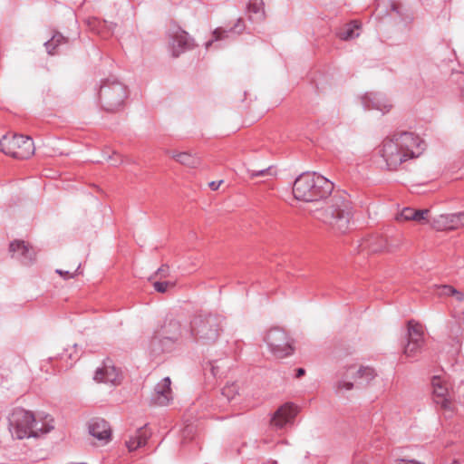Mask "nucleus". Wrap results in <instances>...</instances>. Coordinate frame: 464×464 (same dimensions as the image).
I'll return each mask as SVG.
<instances>
[{"instance_id":"obj_1","label":"nucleus","mask_w":464,"mask_h":464,"mask_svg":"<svg viewBox=\"0 0 464 464\" xmlns=\"http://www.w3.org/2000/svg\"><path fill=\"white\" fill-rule=\"evenodd\" d=\"M425 150L424 140L411 131H396L386 137L378 153L387 170L395 171L408 160L419 158Z\"/></svg>"},{"instance_id":"obj_2","label":"nucleus","mask_w":464,"mask_h":464,"mask_svg":"<svg viewBox=\"0 0 464 464\" xmlns=\"http://www.w3.org/2000/svg\"><path fill=\"white\" fill-rule=\"evenodd\" d=\"M316 219L329 226L335 233H346L352 224V202L345 193H335L324 206L314 213Z\"/></svg>"},{"instance_id":"obj_3","label":"nucleus","mask_w":464,"mask_h":464,"mask_svg":"<svg viewBox=\"0 0 464 464\" xmlns=\"http://www.w3.org/2000/svg\"><path fill=\"white\" fill-rule=\"evenodd\" d=\"M8 430L13 439L38 438L53 430V420L46 415L44 421L37 420L31 411L17 407L7 417Z\"/></svg>"},{"instance_id":"obj_4","label":"nucleus","mask_w":464,"mask_h":464,"mask_svg":"<svg viewBox=\"0 0 464 464\" xmlns=\"http://www.w3.org/2000/svg\"><path fill=\"white\" fill-rule=\"evenodd\" d=\"M334 189V183L316 172H303L295 180L293 194L297 200L305 202L320 201L328 198Z\"/></svg>"},{"instance_id":"obj_5","label":"nucleus","mask_w":464,"mask_h":464,"mask_svg":"<svg viewBox=\"0 0 464 464\" xmlns=\"http://www.w3.org/2000/svg\"><path fill=\"white\" fill-rule=\"evenodd\" d=\"M129 92L127 86L115 78L102 81L98 91V103L107 112L123 110Z\"/></svg>"},{"instance_id":"obj_6","label":"nucleus","mask_w":464,"mask_h":464,"mask_svg":"<svg viewBox=\"0 0 464 464\" xmlns=\"http://www.w3.org/2000/svg\"><path fill=\"white\" fill-rule=\"evenodd\" d=\"M224 317L219 314H198L190 325V334L197 343H214L223 331Z\"/></svg>"},{"instance_id":"obj_7","label":"nucleus","mask_w":464,"mask_h":464,"mask_svg":"<svg viewBox=\"0 0 464 464\" xmlns=\"http://www.w3.org/2000/svg\"><path fill=\"white\" fill-rule=\"evenodd\" d=\"M0 150L14 159L25 160L34 155L35 148L31 137L14 134L3 136L0 140Z\"/></svg>"},{"instance_id":"obj_8","label":"nucleus","mask_w":464,"mask_h":464,"mask_svg":"<svg viewBox=\"0 0 464 464\" xmlns=\"http://www.w3.org/2000/svg\"><path fill=\"white\" fill-rule=\"evenodd\" d=\"M264 341L266 343L270 353L277 358H285L293 353V347L290 338L285 330L279 327L269 329Z\"/></svg>"},{"instance_id":"obj_9","label":"nucleus","mask_w":464,"mask_h":464,"mask_svg":"<svg viewBox=\"0 0 464 464\" xmlns=\"http://www.w3.org/2000/svg\"><path fill=\"white\" fill-rule=\"evenodd\" d=\"M376 377V372L369 366H361L355 370L353 366H349L342 379L337 382L338 390L350 391L354 385L363 386L368 384Z\"/></svg>"},{"instance_id":"obj_10","label":"nucleus","mask_w":464,"mask_h":464,"mask_svg":"<svg viewBox=\"0 0 464 464\" xmlns=\"http://www.w3.org/2000/svg\"><path fill=\"white\" fill-rule=\"evenodd\" d=\"M181 334V325L179 321L170 319L162 326L160 335L154 336L150 341V348L154 353L164 352L167 343H173Z\"/></svg>"},{"instance_id":"obj_11","label":"nucleus","mask_w":464,"mask_h":464,"mask_svg":"<svg viewBox=\"0 0 464 464\" xmlns=\"http://www.w3.org/2000/svg\"><path fill=\"white\" fill-rule=\"evenodd\" d=\"M298 412L297 406L293 402H286L281 405L272 415L270 427L278 431L286 429L294 423V420Z\"/></svg>"},{"instance_id":"obj_12","label":"nucleus","mask_w":464,"mask_h":464,"mask_svg":"<svg viewBox=\"0 0 464 464\" xmlns=\"http://www.w3.org/2000/svg\"><path fill=\"white\" fill-rule=\"evenodd\" d=\"M193 47L194 40L181 28H175L169 33V49L173 57H179Z\"/></svg>"},{"instance_id":"obj_13","label":"nucleus","mask_w":464,"mask_h":464,"mask_svg":"<svg viewBox=\"0 0 464 464\" xmlns=\"http://www.w3.org/2000/svg\"><path fill=\"white\" fill-rule=\"evenodd\" d=\"M93 380L97 382H103L113 386L121 383V373L115 367L113 362L107 358L102 364L95 371Z\"/></svg>"},{"instance_id":"obj_14","label":"nucleus","mask_w":464,"mask_h":464,"mask_svg":"<svg viewBox=\"0 0 464 464\" xmlns=\"http://www.w3.org/2000/svg\"><path fill=\"white\" fill-rule=\"evenodd\" d=\"M436 230H452L464 227V211L439 215L432 219Z\"/></svg>"},{"instance_id":"obj_15","label":"nucleus","mask_w":464,"mask_h":464,"mask_svg":"<svg viewBox=\"0 0 464 464\" xmlns=\"http://www.w3.org/2000/svg\"><path fill=\"white\" fill-rule=\"evenodd\" d=\"M244 22L242 19H238L234 27H231L229 30H225L223 28H217L212 33V38L206 42L205 46L206 49H209L214 45L215 48H220L223 46V42L227 43L232 38V35L236 34H239L243 31Z\"/></svg>"},{"instance_id":"obj_16","label":"nucleus","mask_w":464,"mask_h":464,"mask_svg":"<svg viewBox=\"0 0 464 464\" xmlns=\"http://www.w3.org/2000/svg\"><path fill=\"white\" fill-rule=\"evenodd\" d=\"M423 343V333L420 326L411 321L408 323V343L404 347V354L407 357L415 356Z\"/></svg>"},{"instance_id":"obj_17","label":"nucleus","mask_w":464,"mask_h":464,"mask_svg":"<svg viewBox=\"0 0 464 464\" xmlns=\"http://www.w3.org/2000/svg\"><path fill=\"white\" fill-rule=\"evenodd\" d=\"M362 104L364 110H376L386 113L392 108V104L384 94L381 92H367L362 97Z\"/></svg>"},{"instance_id":"obj_18","label":"nucleus","mask_w":464,"mask_h":464,"mask_svg":"<svg viewBox=\"0 0 464 464\" xmlns=\"http://www.w3.org/2000/svg\"><path fill=\"white\" fill-rule=\"evenodd\" d=\"M433 401L442 409H450L449 388L440 376H433L431 380Z\"/></svg>"},{"instance_id":"obj_19","label":"nucleus","mask_w":464,"mask_h":464,"mask_svg":"<svg viewBox=\"0 0 464 464\" xmlns=\"http://www.w3.org/2000/svg\"><path fill=\"white\" fill-rule=\"evenodd\" d=\"M9 252L12 256L24 265H31L34 260V251L24 241L14 240L9 245Z\"/></svg>"},{"instance_id":"obj_20","label":"nucleus","mask_w":464,"mask_h":464,"mask_svg":"<svg viewBox=\"0 0 464 464\" xmlns=\"http://www.w3.org/2000/svg\"><path fill=\"white\" fill-rule=\"evenodd\" d=\"M89 433L97 440L107 443L111 440V430L109 423L102 418H92L88 423Z\"/></svg>"},{"instance_id":"obj_21","label":"nucleus","mask_w":464,"mask_h":464,"mask_svg":"<svg viewBox=\"0 0 464 464\" xmlns=\"http://www.w3.org/2000/svg\"><path fill=\"white\" fill-rule=\"evenodd\" d=\"M230 368V361L227 358L208 362L203 370L205 373H210L214 378H223Z\"/></svg>"},{"instance_id":"obj_22","label":"nucleus","mask_w":464,"mask_h":464,"mask_svg":"<svg viewBox=\"0 0 464 464\" xmlns=\"http://www.w3.org/2000/svg\"><path fill=\"white\" fill-rule=\"evenodd\" d=\"M361 29L362 23L358 20H353L340 27L336 32V35L343 41H351L359 37Z\"/></svg>"},{"instance_id":"obj_23","label":"nucleus","mask_w":464,"mask_h":464,"mask_svg":"<svg viewBox=\"0 0 464 464\" xmlns=\"http://www.w3.org/2000/svg\"><path fill=\"white\" fill-rule=\"evenodd\" d=\"M361 251L368 250L371 253H376L386 248V241L381 237L372 236L368 238H363L358 245Z\"/></svg>"},{"instance_id":"obj_24","label":"nucleus","mask_w":464,"mask_h":464,"mask_svg":"<svg viewBox=\"0 0 464 464\" xmlns=\"http://www.w3.org/2000/svg\"><path fill=\"white\" fill-rule=\"evenodd\" d=\"M247 14L252 22L263 21L266 16L264 0H249Z\"/></svg>"},{"instance_id":"obj_25","label":"nucleus","mask_w":464,"mask_h":464,"mask_svg":"<svg viewBox=\"0 0 464 464\" xmlns=\"http://www.w3.org/2000/svg\"><path fill=\"white\" fill-rule=\"evenodd\" d=\"M148 440L149 435L147 434L145 428L141 427L138 429L135 434L126 441V446L130 451H133L138 448L145 446Z\"/></svg>"},{"instance_id":"obj_26","label":"nucleus","mask_w":464,"mask_h":464,"mask_svg":"<svg viewBox=\"0 0 464 464\" xmlns=\"http://www.w3.org/2000/svg\"><path fill=\"white\" fill-rule=\"evenodd\" d=\"M173 158L179 163L189 168H197L200 164V159L189 152H180L173 155Z\"/></svg>"},{"instance_id":"obj_27","label":"nucleus","mask_w":464,"mask_h":464,"mask_svg":"<svg viewBox=\"0 0 464 464\" xmlns=\"http://www.w3.org/2000/svg\"><path fill=\"white\" fill-rule=\"evenodd\" d=\"M68 39L65 38L62 34L55 33L53 37L44 43V46L49 54H54L56 48H58L61 44H66Z\"/></svg>"},{"instance_id":"obj_28","label":"nucleus","mask_w":464,"mask_h":464,"mask_svg":"<svg viewBox=\"0 0 464 464\" xmlns=\"http://www.w3.org/2000/svg\"><path fill=\"white\" fill-rule=\"evenodd\" d=\"M171 400V392H154L151 396V403L157 406H167Z\"/></svg>"},{"instance_id":"obj_29","label":"nucleus","mask_w":464,"mask_h":464,"mask_svg":"<svg viewBox=\"0 0 464 464\" xmlns=\"http://www.w3.org/2000/svg\"><path fill=\"white\" fill-rule=\"evenodd\" d=\"M239 387L237 382L227 383L221 391V395L228 401L235 399L238 394Z\"/></svg>"},{"instance_id":"obj_30","label":"nucleus","mask_w":464,"mask_h":464,"mask_svg":"<svg viewBox=\"0 0 464 464\" xmlns=\"http://www.w3.org/2000/svg\"><path fill=\"white\" fill-rule=\"evenodd\" d=\"M169 377L163 378L154 388V392H171Z\"/></svg>"},{"instance_id":"obj_31","label":"nucleus","mask_w":464,"mask_h":464,"mask_svg":"<svg viewBox=\"0 0 464 464\" xmlns=\"http://www.w3.org/2000/svg\"><path fill=\"white\" fill-rule=\"evenodd\" d=\"M429 213L428 209H415L411 220L421 223L427 219Z\"/></svg>"},{"instance_id":"obj_32","label":"nucleus","mask_w":464,"mask_h":464,"mask_svg":"<svg viewBox=\"0 0 464 464\" xmlns=\"http://www.w3.org/2000/svg\"><path fill=\"white\" fill-rule=\"evenodd\" d=\"M81 268V265L75 269L73 273L69 272L68 270L56 269L55 273L61 276L63 279L74 278L77 275H79Z\"/></svg>"},{"instance_id":"obj_33","label":"nucleus","mask_w":464,"mask_h":464,"mask_svg":"<svg viewBox=\"0 0 464 464\" xmlns=\"http://www.w3.org/2000/svg\"><path fill=\"white\" fill-rule=\"evenodd\" d=\"M414 208H404L401 214L397 217V219H400V220H411L412 219V216H413V213H414Z\"/></svg>"},{"instance_id":"obj_34","label":"nucleus","mask_w":464,"mask_h":464,"mask_svg":"<svg viewBox=\"0 0 464 464\" xmlns=\"http://www.w3.org/2000/svg\"><path fill=\"white\" fill-rule=\"evenodd\" d=\"M169 285V283L167 281H163V282L157 281V282H154V284H153L154 289L160 293H165L168 290Z\"/></svg>"},{"instance_id":"obj_35","label":"nucleus","mask_w":464,"mask_h":464,"mask_svg":"<svg viewBox=\"0 0 464 464\" xmlns=\"http://www.w3.org/2000/svg\"><path fill=\"white\" fill-rule=\"evenodd\" d=\"M270 171V167L268 168H266V169H259V170H248V173L250 175L251 178H256V177H262V176H265L266 175L268 172Z\"/></svg>"},{"instance_id":"obj_36","label":"nucleus","mask_w":464,"mask_h":464,"mask_svg":"<svg viewBox=\"0 0 464 464\" xmlns=\"http://www.w3.org/2000/svg\"><path fill=\"white\" fill-rule=\"evenodd\" d=\"M455 293H457V290L450 285H442L440 286V295H453Z\"/></svg>"},{"instance_id":"obj_37","label":"nucleus","mask_w":464,"mask_h":464,"mask_svg":"<svg viewBox=\"0 0 464 464\" xmlns=\"http://www.w3.org/2000/svg\"><path fill=\"white\" fill-rule=\"evenodd\" d=\"M107 160H111V165L113 166H118L119 164L122 163L121 156L117 155L116 153H114L113 156L109 155Z\"/></svg>"},{"instance_id":"obj_38","label":"nucleus","mask_w":464,"mask_h":464,"mask_svg":"<svg viewBox=\"0 0 464 464\" xmlns=\"http://www.w3.org/2000/svg\"><path fill=\"white\" fill-rule=\"evenodd\" d=\"M459 76L461 78L460 86H459V96L461 102L464 103V72H460Z\"/></svg>"},{"instance_id":"obj_39","label":"nucleus","mask_w":464,"mask_h":464,"mask_svg":"<svg viewBox=\"0 0 464 464\" xmlns=\"http://www.w3.org/2000/svg\"><path fill=\"white\" fill-rule=\"evenodd\" d=\"M223 182V180H219V181H211L208 186L209 188L212 189V190H217L219 186L221 185V183Z\"/></svg>"},{"instance_id":"obj_40","label":"nucleus","mask_w":464,"mask_h":464,"mask_svg":"<svg viewBox=\"0 0 464 464\" xmlns=\"http://www.w3.org/2000/svg\"><path fill=\"white\" fill-rule=\"evenodd\" d=\"M104 25L106 27H108V29L110 30L111 33H113L117 26V24L115 23H112V22L108 23L106 21H104Z\"/></svg>"},{"instance_id":"obj_41","label":"nucleus","mask_w":464,"mask_h":464,"mask_svg":"<svg viewBox=\"0 0 464 464\" xmlns=\"http://www.w3.org/2000/svg\"><path fill=\"white\" fill-rule=\"evenodd\" d=\"M305 371L304 368H298L296 369V378H300L301 376H303L304 374Z\"/></svg>"},{"instance_id":"obj_42","label":"nucleus","mask_w":464,"mask_h":464,"mask_svg":"<svg viewBox=\"0 0 464 464\" xmlns=\"http://www.w3.org/2000/svg\"><path fill=\"white\" fill-rule=\"evenodd\" d=\"M453 295L456 296L458 301H462L464 299V294L461 292L457 291Z\"/></svg>"},{"instance_id":"obj_43","label":"nucleus","mask_w":464,"mask_h":464,"mask_svg":"<svg viewBox=\"0 0 464 464\" xmlns=\"http://www.w3.org/2000/svg\"><path fill=\"white\" fill-rule=\"evenodd\" d=\"M392 10L395 12L397 14L401 15L400 8L396 5H392Z\"/></svg>"},{"instance_id":"obj_44","label":"nucleus","mask_w":464,"mask_h":464,"mask_svg":"<svg viewBox=\"0 0 464 464\" xmlns=\"http://www.w3.org/2000/svg\"><path fill=\"white\" fill-rule=\"evenodd\" d=\"M69 358H70V359H74V360H76L78 357H74L72 353H70V354H69Z\"/></svg>"},{"instance_id":"obj_45","label":"nucleus","mask_w":464,"mask_h":464,"mask_svg":"<svg viewBox=\"0 0 464 464\" xmlns=\"http://www.w3.org/2000/svg\"><path fill=\"white\" fill-rule=\"evenodd\" d=\"M163 271H164V268H163V267H160V268H159V269L157 270V273H161V272H163Z\"/></svg>"},{"instance_id":"obj_46","label":"nucleus","mask_w":464,"mask_h":464,"mask_svg":"<svg viewBox=\"0 0 464 464\" xmlns=\"http://www.w3.org/2000/svg\"><path fill=\"white\" fill-rule=\"evenodd\" d=\"M73 348H74L75 350H77V349H78V344H77V343H74V344H73Z\"/></svg>"}]
</instances>
